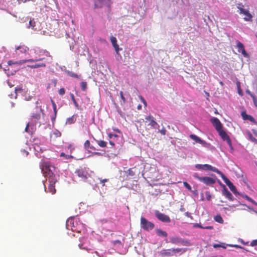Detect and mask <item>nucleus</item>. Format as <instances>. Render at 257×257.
Returning <instances> with one entry per match:
<instances>
[{
	"label": "nucleus",
	"mask_w": 257,
	"mask_h": 257,
	"mask_svg": "<svg viewBox=\"0 0 257 257\" xmlns=\"http://www.w3.org/2000/svg\"><path fill=\"white\" fill-rule=\"evenodd\" d=\"M33 50L35 54V59L25 60V62H37L38 61H44L46 57H51L50 53L46 50L41 49L38 47H35Z\"/></svg>",
	"instance_id": "nucleus-1"
},
{
	"label": "nucleus",
	"mask_w": 257,
	"mask_h": 257,
	"mask_svg": "<svg viewBox=\"0 0 257 257\" xmlns=\"http://www.w3.org/2000/svg\"><path fill=\"white\" fill-rule=\"evenodd\" d=\"M40 166L43 174L45 177H48V180L49 179L52 180V178H55V176L53 173L55 167L49 161H42Z\"/></svg>",
	"instance_id": "nucleus-2"
},
{
	"label": "nucleus",
	"mask_w": 257,
	"mask_h": 257,
	"mask_svg": "<svg viewBox=\"0 0 257 257\" xmlns=\"http://www.w3.org/2000/svg\"><path fill=\"white\" fill-rule=\"evenodd\" d=\"M36 106L33 109L31 113V118L32 120L38 121L40 119L41 116H45L44 110L42 108L41 105H39L38 101L36 102Z\"/></svg>",
	"instance_id": "nucleus-3"
},
{
	"label": "nucleus",
	"mask_w": 257,
	"mask_h": 257,
	"mask_svg": "<svg viewBox=\"0 0 257 257\" xmlns=\"http://www.w3.org/2000/svg\"><path fill=\"white\" fill-rule=\"evenodd\" d=\"M154 226L155 225L153 223L148 221L143 217L141 218V227L143 229L149 231L153 229L154 228Z\"/></svg>",
	"instance_id": "nucleus-4"
},
{
	"label": "nucleus",
	"mask_w": 257,
	"mask_h": 257,
	"mask_svg": "<svg viewBox=\"0 0 257 257\" xmlns=\"http://www.w3.org/2000/svg\"><path fill=\"white\" fill-rule=\"evenodd\" d=\"M193 177L198 180L199 181L203 182L204 184L207 185L213 184L215 183V180L212 178L209 177H199L197 173H194Z\"/></svg>",
	"instance_id": "nucleus-5"
},
{
	"label": "nucleus",
	"mask_w": 257,
	"mask_h": 257,
	"mask_svg": "<svg viewBox=\"0 0 257 257\" xmlns=\"http://www.w3.org/2000/svg\"><path fill=\"white\" fill-rule=\"evenodd\" d=\"M195 167L197 169H199V170H210V171H212L214 172H215L219 175V174H221V171H220L218 169H217L215 167H212L210 165L198 164V165H196Z\"/></svg>",
	"instance_id": "nucleus-6"
},
{
	"label": "nucleus",
	"mask_w": 257,
	"mask_h": 257,
	"mask_svg": "<svg viewBox=\"0 0 257 257\" xmlns=\"http://www.w3.org/2000/svg\"><path fill=\"white\" fill-rule=\"evenodd\" d=\"M222 180L224 181L225 183L227 185L230 190L234 194L237 193V190L235 186L232 183V182L221 172V174H219Z\"/></svg>",
	"instance_id": "nucleus-7"
},
{
	"label": "nucleus",
	"mask_w": 257,
	"mask_h": 257,
	"mask_svg": "<svg viewBox=\"0 0 257 257\" xmlns=\"http://www.w3.org/2000/svg\"><path fill=\"white\" fill-rule=\"evenodd\" d=\"M170 242L173 244H181L183 245H189V242L178 237H173L170 239Z\"/></svg>",
	"instance_id": "nucleus-8"
},
{
	"label": "nucleus",
	"mask_w": 257,
	"mask_h": 257,
	"mask_svg": "<svg viewBox=\"0 0 257 257\" xmlns=\"http://www.w3.org/2000/svg\"><path fill=\"white\" fill-rule=\"evenodd\" d=\"M155 214L157 218L162 222H170L171 221L168 216L160 212L158 210H156Z\"/></svg>",
	"instance_id": "nucleus-9"
},
{
	"label": "nucleus",
	"mask_w": 257,
	"mask_h": 257,
	"mask_svg": "<svg viewBox=\"0 0 257 257\" xmlns=\"http://www.w3.org/2000/svg\"><path fill=\"white\" fill-rule=\"evenodd\" d=\"M210 121L217 132L222 129V125L217 118L213 117L211 119Z\"/></svg>",
	"instance_id": "nucleus-10"
},
{
	"label": "nucleus",
	"mask_w": 257,
	"mask_h": 257,
	"mask_svg": "<svg viewBox=\"0 0 257 257\" xmlns=\"http://www.w3.org/2000/svg\"><path fill=\"white\" fill-rule=\"evenodd\" d=\"M237 8L240 11V14H243L245 16V17L244 18V20L246 21H252V15L249 13L248 11L242 8H239L238 6Z\"/></svg>",
	"instance_id": "nucleus-11"
},
{
	"label": "nucleus",
	"mask_w": 257,
	"mask_h": 257,
	"mask_svg": "<svg viewBox=\"0 0 257 257\" xmlns=\"http://www.w3.org/2000/svg\"><path fill=\"white\" fill-rule=\"evenodd\" d=\"M236 47L238 49V52L241 53V54L244 57L248 56V54L245 51L243 45L240 42H239L238 41H236Z\"/></svg>",
	"instance_id": "nucleus-12"
},
{
	"label": "nucleus",
	"mask_w": 257,
	"mask_h": 257,
	"mask_svg": "<svg viewBox=\"0 0 257 257\" xmlns=\"http://www.w3.org/2000/svg\"><path fill=\"white\" fill-rule=\"evenodd\" d=\"M49 182L50 183L49 186L48 187L49 191L52 194H54L56 192V189L55 188V184L56 182V178H52V180L49 179Z\"/></svg>",
	"instance_id": "nucleus-13"
},
{
	"label": "nucleus",
	"mask_w": 257,
	"mask_h": 257,
	"mask_svg": "<svg viewBox=\"0 0 257 257\" xmlns=\"http://www.w3.org/2000/svg\"><path fill=\"white\" fill-rule=\"evenodd\" d=\"M190 138L193 141H195L196 143L202 144L203 146H206L207 144L206 142L205 141L201 140L199 137H197L195 135H190Z\"/></svg>",
	"instance_id": "nucleus-14"
},
{
	"label": "nucleus",
	"mask_w": 257,
	"mask_h": 257,
	"mask_svg": "<svg viewBox=\"0 0 257 257\" xmlns=\"http://www.w3.org/2000/svg\"><path fill=\"white\" fill-rule=\"evenodd\" d=\"M110 39L112 45L115 50V52L117 54H118L120 49L119 48L118 45L117 44V40L116 38L113 36H111Z\"/></svg>",
	"instance_id": "nucleus-15"
},
{
	"label": "nucleus",
	"mask_w": 257,
	"mask_h": 257,
	"mask_svg": "<svg viewBox=\"0 0 257 257\" xmlns=\"http://www.w3.org/2000/svg\"><path fill=\"white\" fill-rule=\"evenodd\" d=\"M146 119L149 121V125H151L152 127H155L157 123L155 121L154 117L152 115L148 116L146 117Z\"/></svg>",
	"instance_id": "nucleus-16"
},
{
	"label": "nucleus",
	"mask_w": 257,
	"mask_h": 257,
	"mask_svg": "<svg viewBox=\"0 0 257 257\" xmlns=\"http://www.w3.org/2000/svg\"><path fill=\"white\" fill-rule=\"evenodd\" d=\"M241 115L244 120H249L251 122H255L254 118L252 116L247 114L245 111L242 112Z\"/></svg>",
	"instance_id": "nucleus-17"
},
{
	"label": "nucleus",
	"mask_w": 257,
	"mask_h": 257,
	"mask_svg": "<svg viewBox=\"0 0 257 257\" xmlns=\"http://www.w3.org/2000/svg\"><path fill=\"white\" fill-rule=\"evenodd\" d=\"M42 62L36 63L32 65H28V67L31 68H38L40 67H46V64L45 62L41 61Z\"/></svg>",
	"instance_id": "nucleus-18"
},
{
	"label": "nucleus",
	"mask_w": 257,
	"mask_h": 257,
	"mask_svg": "<svg viewBox=\"0 0 257 257\" xmlns=\"http://www.w3.org/2000/svg\"><path fill=\"white\" fill-rule=\"evenodd\" d=\"M223 141H226L229 137L227 133L222 129L217 132Z\"/></svg>",
	"instance_id": "nucleus-19"
},
{
	"label": "nucleus",
	"mask_w": 257,
	"mask_h": 257,
	"mask_svg": "<svg viewBox=\"0 0 257 257\" xmlns=\"http://www.w3.org/2000/svg\"><path fill=\"white\" fill-rule=\"evenodd\" d=\"M76 120V116L75 115L68 118L66 119V123L68 124H71L75 122Z\"/></svg>",
	"instance_id": "nucleus-20"
},
{
	"label": "nucleus",
	"mask_w": 257,
	"mask_h": 257,
	"mask_svg": "<svg viewBox=\"0 0 257 257\" xmlns=\"http://www.w3.org/2000/svg\"><path fill=\"white\" fill-rule=\"evenodd\" d=\"M17 50L21 53H26L28 52L29 48L25 46H21L17 48Z\"/></svg>",
	"instance_id": "nucleus-21"
},
{
	"label": "nucleus",
	"mask_w": 257,
	"mask_h": 257,
	"mask_svg": "<svg viewBox=\"0 0 257 257\" xmlns=\"http://www.w3.org/2000/svg\"><path fill=\"white\" fill-rule=\"evenodd\" d=\"M66 72L68 76L72 77L80 78L81 76V75H78L77 74L74 73L73 72L69 70L66 71Z\"/></svg>",
	"instance_id": "nucleus-22"
},
{
	"label": "nucleus",
	"mask_w": 257,
	"mask_h": 257,
	"mask_svg": "<svg viewBox=\"0 0 257 257\" xmlns=\"http://www.w3.org/2000/svg\"><path fill=\"white\" fill-rule=\"evenodd\" d=\"M95 141L97 143V144L101 148H104L106 147L107 143L102 140H97L95 139Z\"/></svg>",
	"instance_id": "nucleus-23"
},
{
	"label": "nucleus",
	"mask_w": 257,
	"mask_h": 257,
	"mask_svg": "<svg viewBox=\"0 0 257 257\" xmlns=\"http://www.w3.org/2000/svg\"><path fill=\"white\" fill-rule=\"evenodd\" d=\"M156 232L157 234L160 236L166 237L167 236V233L166 231H163L160 229H157Z\"/></svg>",
	"instance_id": "nucleus-24"
},
{
	"label": "nucleus",
	"mask_w": 257,
	"mask_h": 257,
	"mask_svg": "<svg viewBox=\"0 0 257 257\" xmlns=\"http://www.w3.org/2000/svg\"><path fill=\"white\" fill-rule=\"evenodd\" d=\"M134 168H130L125 172L126 176H134L135 175V172L134 171Z\"/></svg>",
	"instance_id": "nucleus-25"
},
{
	"label": "nucleus",
	"mask_w": 257,
	"mask_h": 257,
	"mask_svg": "<svg viewBox=\"0 0 257 257\" xmlns=\"http://www.w3.org/2000/svg\"><path fill=\"white\" fill-rule=\"evenodd\" d=\"M171 250V249H164L162 251V254L163 256H170L172 255V254L170 252Z\"/></svg>",
	"instance_id": "nucleus-26"
},
{
	"label": "nucleus",
	"mask_w": 257,
	"mask_h": 257,
	"mask_svg": "<svg viewBox=\"0 0 257 257\" xmlns=\"http://www.w3.org/2000/svg\"><path fill=\"white\" fill-rule=\"evenodd\" d=\"M214 219L215 221L217 222H218L219 223H223V220L221 216L220 215H216L214 216Z\"/></svg>",
	"instance_id": "nucleus-27"
},
{
	"label": "nucleus",
	"mask_w": 257,
	"mask_h": 257,
	"mask_svg": "<svg viewBox=\"0 0 257 257\" xmlns=\"http://www.w3.org/2000/svg\"><path fill=\"white\" fill-rule=\"evenodd\" d=\"M224 194L225 195V196L227 198H228L229 200H232V194H231V193L228 191L227 189H224Z\"/></svg>",
	"instance_id": "nucleus-28"
},
{
	"label": "nucleus",
	"mask_w": 257,
	"mask_h": 257,
	"mask_svg": "<svg viewBox=\"0 0 257 257\" xmlns=\"http://www.w3.org/2000/svg\"><path fill=\"white\" fill-rule=\"evenodd\" d=\"M75 173L79 176L81 178H86L85 175L84 174V172L83 170L79 169L75 171Z\"/></svg>",
	"instance_id": "nucleus-29"
},
{
	"label": "nucleus",
	"mask_w": 257,
	"mask_h": 257,
	"mask_svg": "<svg viewBox=\"0 0 257 257\" xmlns=\"http://www.w3.org/2000/svg\"><path fill=\"white\" fill-rule=\"evenodd\" d=\"M186 251V248H173L172 249V251L174 253H178L180 251H182V252H185Z\"/></svg>",
	"instance_id": "nucleus-30"
},
{
	"label": "nucleus",
	"mask_w": 257,
	"mask_h": 257,
	"mask_svg": "<svg viewBox=\"0 0 257 257\" xmlns=\"http://www.w3.org/2000/svg\"><path fill=\"white\" fill-rule=\"evenodd\" d=\"M247 135L249 137V140L253 142H257V139L253 137L250 132L247 133Z\"/></svg>",
	"instance_id": "nucleus-31"
},
{
	"label": "nucleus",
	"mask_w": 257,
	"mask_h": 257,
	"mask_svg": "<svg viewBox=\"0 0 257 257\" xmlns=\"http://www.w3.org/2000/svg\"><path fill=\"white\" fill-rule=\"evenodd\" d=\"M70 97H71V98L74 103V104L75 105V106L78 108V104L77 103V101H76L75 99V97H74V95H73V94L72 93H71L70 94Z\"/></svg>",
	"instance_id": "nucleus-32"
},
{
	"label": "nucleus",
	"mask_w": 257,
	"mask_h": 257,
	"mask_svg": "<svg viewBox=\"0 0 257 257\" xmlns=\"http://www.w3.org/2000/svg\"><path fill=\"white\" fill-rule=\"evenodd\" d=\"M249 94L253 99L254 105L257 107V98L252 93L249 92Z\"/></svg>",
	"instance_id": "nucleus-33"
},
{
	"label": "nucleus",
	"mask_w": 257,
	"mask_h": 257,
	"mask_svg": "<svg viewBox=\"0 0 257 257\" xmlns=\"http://www.w3.org/2000/svg\"><path fill=\"white\" fill-rule=\"evenodd\" d=\"M80 85L83 91H85L87 89V84L86 82H82L80 83Z\"/></svg>",
	"instance_id": "nucleus-34"
},
{
	"label": "nucleus",
	"mask_w": 257,
	"mask_h": 257,
	"mask_svg": "<svg viewBox=\"0 0 257 257\" xmlns=\"http://www.w3.org/2000/svg\"><path fill=\"white\" fill-rule=\"evenodd\" d=\"M90 146V143L89 141L86 140L84 144V147L85 149L86 150H88Z\"/></svg>",
	"instance_id": "nucleus-35"
},
{
	"label": "nucleus",
	"mask_w": 257,
	"mask_h": 257,
	"mask_svg": "<svg viewBox=\"0 0 257 257\" xmlns=\"http://www.w3.org/2000/svg\"><path fill=\"white\" fill-rule=\"evenodd\" d=\"M226 141L227 142V144L228 145L230 149L231 150H233V147H232V143H231V141L230 139V138L229 137L226 140Z\"/></svg>",
	"instance_id": "nucleus-36"
},
{
	"label": "nucleus",
	"mask_w": 257,
	"mask_h": 257,
	"mask_svg": "<svg viewBox=\"0 0 257 257\" xmlns=\"http://www.w3.org/2000/svg\"><path fill=\"white\" fill-rule=\"evenodd\" d=\"M226 141L227 142V144L228 145L230 149L231 150H233V147H232V143H231V141L230 139V138L229 137L226 140Z\"/></svg>",
	"instance_id": "nucleus-37"
},
{
	"label": "nucleus",
	"mask_w": 257,
	"mask_h": 257,
	"mask_svg": "<svg viewBox=\"0 0 257 257\" xmlns=\"http://www.w3.org/2000/svg\"><path fill=\"white\" fill-rule=\"evenodd\" d=\"M60 156L65 157L66 159L73 158V157L72 156L66 155L64 153H61Z\"/></svg>",
	"instance_id": "nucleus-38"
},
{
	"label": "nucleus",
	"mask_w": 257,
	"mask_h": 257,
	"mask_svg": "<svg viewBox=\"0 0 257 257\" xmlns=\"http://www.w3.org/2000/svg\"><path fill=\"white\" fill-rule=\"evenodd\" d=\"M25 60H23V62H20L19 63L17 62H13V61L12 60H10L8 62V64L9 65H11L12 64H22V63H25Z\"/></svg>",
	"instance_id": "nucleus-39"
},
{
	"label": "nucleus",
	"mask_w": 257,
	"mask_h": 257,
	"mask_svg": "<svg viewBox=\"0 0 257 257\" xmlns=\"http://www.w3.org/2000/svg\"><path fill=\"white\" fill-rule=\"evenodd\" d=\"M184 186L189 191H191L192 189V188L191 186L186 182H183Z\"/></svg>",
	"instance_id": "nucleus-40"
},
{
	"label": "nucleus",
	"mask_w": 257,
	"mask_h": 257,
	"mask_svg": "<svg viewBox=\"0 0 257 257\" xmlns=\"http://www.w3.org/2000/svg\"><path fill=\"white\" fill-rule=\"evenodd\" d=\"M112 244L114 245H121V242L119 240H115L112 241Z\"/></svg>",
	"instance_id": "nucleus-41"
},
{
	"label": "nucleus",
	"mask_w": 257,
	"mask_h": 257,
	"mask_svg": "<svg viewBox=\"0 0 257 257\" xmlns=\"http://www.w3.org/2000/svg\"><path fill=\"white\" fill-rule=\"evenodd\" d=\"M65 93V90L64 88H61L59 90V93L61 95H63Z\"/></svg>",
	"instance_id": "nucleus-42"
},
{
	"label": "nucleus",
	"mask_w": 257,
	"mask_h": 257,
	"mask_svg": "<svg viewBox=\"0 0 257 257\" xmlns=\"http://www.w3.org/2000/svg\"><path fill=\"white\" fill-rule=\"evenodd\" d=\"M245 198H246L247 200H248V201H250V202H252L253 203L255 204L256 205V206H257V203H256L254 201H253V200L251 198H250L249 197H248V196H245Z\"/></svg>",
	"instance_id": "nucleus-43"
},
{
	"label": "nucleus",
	"mask_w": 257,
	"mask_h": 257,
	"mask_svg": "<svg viewBox=\"0 0 257 257\" xmlns=\"http://www.w3.org/2000/svg\"><path fill=\"white\" fill-rule=\"evenodd\" d=\"M120 97H121L123 102L125 103V97L123 96V92L122 91H120Z\"/></svg>",
	"instance_id": "nucleus-44"
},
{
	"label": "nucleus",
	"mask_w": 257,
	"mask_h": 257,
	"mask_svg": "<svg viewBox=\"0 0 257 257\" xmlns=\"http://www.w3.org/2000/svg\"><path fill=\"white\" fill-rule=\"evenodd\" d=\"M33 23H35V22L33 20H30L29 22L30 27H31L32 29H35L34 26L33 25Z\"/></svg>",
	"instance_id": "nucleus-45"
},
{
	"label": "nucleus",
	"mask_w": 257,
	"mask_h": 257,
	"mask_svg": "<svg viewBox=\"0 0 257 257\" xmlns=\"http://www.w3.org/2000/svg\"><path fill=\"white\" fill-rule=\"evenodd\" d=\"M250 245L252 246H255L257 245V239L252 240L250 243Z\"/></svg>",
	"instance_id": "nucleus-46"
},
{
	"label": "nucleus",
	"mask_w": 257,
	"mask_h": 257,
	"mask_svg": "<svg viewBox=\"0 0 257 257\" xmlns=\"http://www.w3.org/2000/svg\"><path fill=\"white\" fill-rule=\"evenodd\" d=\"M205 195H206V199L208 200H209L211 198V195L210 194V192L208 191L206 192Z\"/></svg>",
	"instance_id": "nucleus-47"
},
{
	"label": "nucleus",
	"mask_w": 257,
	"mask_h": 257,
	"mask_svg": "<svg viewBox=\"0 0 257 257\" xmlns=\"http://www.w3.org/2000/svg\"><path fill=\"white\" fill-rule=\"evenodd\" d=\"M159 132L162 135H165L166 133V130L165 128H163V129L159 130Z\"/></svg>",
	"instance_id": "nucleus-48"
},
{
	"label": "nucleus",
	"mask_w": 257,
	"mask_h": 257,
	"mask_svg": "<svg viewBox=\"0 0 257 257\" xmlns=\"http://www.w3.org/2000/svg\"><path fill=\"white\" fill-rule=\"evenodd\" d=\"M51 103H52V106H53V109H56V108H57L56 104L55 103L54 101L53 100H52V99H51Z\"/></svg>",
	"instance_id": "nucleus-49"
},
{
	"label": "nucleus",
	"mask_w": 257,
	"mask_h": 257,
	"mask_svg": "<svg viewBox=\"0 0 257 257\" xmlns=\"http://www.w3.org/2000/svg\"><path fill=\"white\" fill-rule=\"evenodd\" d=\"M108 181V179H105L103 180H101L100 182L102 184V186H104L105 183Z\"/></svg>",
	"instance_id": "nucleus-50"
},
{
	"label": "nucleus",
	"mask_w": 257,
	"mask_h": 257,
	"mask_svg": "<svg viewBox=\"0 0 257 257\" xmlns=\"http://www.w3.org/2000/svg\"><path fill=\"white\" fill-rule=\"evenodd\" d=\"M146 173H147V175L148 178L154 179V175H153L149 174V173L148 172H146Z\"/></svg>",
	"instance_id": "nucleus-51"
},
{
	"label": "nucleus",
	"mask_w": 257,
	"mask_h": 257,
	"mask_svg": "<svg viewBox=\"0 0 257 257\" xmlns=\"http://www.w3.org/2000/svg\"><path fill=\"white\" fill-rule=\"evenodd\" d=\"M194 227H199L201 228H203V227L200 224L198 223H196L194 225Z\"/></svg>",
	"instance_id": "nucleus-52"
},
{
	"label": "nucleus",
	"mask_w": 257,
	"mask_h": 257,
	"mask_svg": "<svg viewBox=\"0 0 257 257\" xmlns=\"http://www.w3.org/2000/svg\"><path fill=\"white\" fill-rule=\"evenodd\" d=\"M140 98H141V99L142 101L143 102V103L145 104V105L146 106L147 105V102H146V100L142 96H140Z\"/></svg>",
	"instance_id": "nucleus-53"
},
{
	"label": "nucleus",
	"mask_w": 257,
	"mask_h": 257,
	"mask_svg": "<svg viewBox=\"0 0 257 257\" xmlns=\"http://www.w3.org/2000/svg\"><path fill=\"white\" fill-rule=\"evenodd\" d=\"M21 152L23 153L26 156L29 154V152L25 150H21Z\"/></svg>",
	"instance_id": "nucleus-54"
},
{
	"label": "nucleus",
	"mask_w": 257,
	"mask_h": 257,
	"mask_svg": "<svg viewBox=\"0 0 257 257\" xmlns=\"http://www.w3.org/2000/svg\"><path fill=\"white\" fill-rule=\"evenodd\" d=\"M213 246L214 248H217V247H220V246H221V245L219 244H214L213 245Z\"/></svg>",
	"instance_id": "nucleus-55"
},
{
	"label": "nucleus",
	"mask_w": 257,
	"mask_h": 257,
	"mask_svg": "<svg viewBox=\"0 0 257 257\" xmlns=\"http://www.w3.org/2000/svg\"><path fill=\"white\" fill-rule=\"evenodd\" d=\"M203 228L208 229H212L213 228V227L212 226H207L205 227H203Z\"/></svg>",
	"instance_id": "nucleus-56"
},
{
	"label": "nucleus",
	"mask_w": 257,
	"mask_h": 257,
	"mask_svg": "<svg viewBox=\"0 0 257 257\" xmlns=\"http://www.w3.org/2000/svg\"><path fill=\"white\" fill-rule=\"evenodd\" d=\"M56 117V116H55V114H54V116H52L51 120L53 122H54L55 121Z\"/></svg>",
	"instance_id": "nucleus-57"
},
{
	"label": "nucleus",
	"mask_w": 257,
	"mask_h": 257,
	"mask_svg": "<svg viewBox=\"0 0 257 257\" xmlns=\"http://www.w3.org/2000/svg\"><path fill=\"white\" fill-rule=\"evenodd\" d=\"M238 94L240 95H242V91L241 90V89H240L239 87L238 86Z\"/></svg>",
	"instance_id": "nucleus-58"
},
{
	"label": "nucleus",
	"mask_w": 257,
	"mask_h": 257,
	"mask_svg": "<svg viewBox=\"0 0 257 257\" xmlns=\"http://www.w3.org/2000/svg\"><path fill=\"white\" fill-rule=\"evenodd\" d=\"M230 246H234L236 248H241V247L238 245H229Z\"/></svg>",
	"instance_id": "nucleus-59"
},
{
	"label": "nucleus",
	"mask_w": 257,
	"mask_h": 257,
	"mask_svg": "<svg viewBox=\"0 0 257 257\" xmlns=\"http://www.w3.org/2000/svg\"><path fill=\"white\" fill-rule=\"evenodd\" d=\"M89 148H90V149L92 150H94V151H95L96 150V148L92 146H90V147H89Z\"/></svg>",
	"instance_id": "nucleus-60"
},
{
	"label": "nucleus",
	"mask_w": 257,
	"mask_h": 257,
	"mask_svg": "<svg viewBox=\"0 0 257 257\" xmlns=\"http://www.w3.org/2000/svg\"><path fill=\"white\" fill-rule=\"evenodd\" d=\"M85 205V203H83V202H81L80 203V206L79 207V208H80V207H84L83 205Z\"/></svg>",
	"instance_id": "nucleus-61"
},
{
	"label": "nucleus",
	"mask_w": 257,
	"mask_h": 257,
	"mask_svg": "<svg viewBox=\"0 0 257 257\" xmlns=\"http://www.w3.org/2000/svg\"><path fill=\"white\" fill-rule=\"evenodd\" d=\"M53 110H54V112L55 115L57 116V108H56V109H53Z\"/></svg>",
	"instance_id": "nucleus-62"
},
{
	"label": "nucleus",
	"mask_w": 257,
	"mask_h": 257,
	"mask_svg": "<svg viewBox=\"0 0 257 257\" xmlns=\"http://www.w3.org/2000/svg\"><path fill=\"white\" fill-rule=\"evenodd\" d=\"M113 134H108V137L110 139H111L112 137H113Z\"/></svg>",
	"instance_id": "nucleus-63"
},
{
	"label": "nucleus",
	"mask_w": 257,
	"mask_h": 257,
	"mask_svg": "<svg viewBox=\"0 0 257 257\" xmlns=\"http://www.w3.org/2000/svg\"><path fill=\"white\" fill-rule=\"evenodd\" d=\"M109 144L112 146H114V143L113 142H112V141H109Z\"/></svg>",
	"instance_id": "nucleus-64"
}]
</instances>
